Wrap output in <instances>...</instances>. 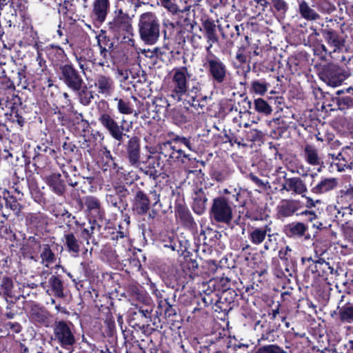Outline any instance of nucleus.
Returning a JSON list of instances; mask_svg holds the SVG:
<instances>
[{"instance_id":"1","label":"nucleus","mask_w":353,"mask_h":353,"mask_svg":"<svg viewBox=\"0 0 353 353\" xmlns=\"http://www.w3.org/2000/svg\"><path fill=\"white\" fill-rule=\"evenodd\" d=\"M191 77L188 68L185 66L174 68L172 70V88L170 90V97L177 102L183 99V97L188 95L190 92L192 95L190 99L188 101V103L196 108L200 106L199 100H196L197 94L201 90L202 85L200 82L194 83L190 89H189L188 79Z\"/></svg>"},{"instance_id":"2","label":"nucleus","mask_w":353,"mask_h":353,"mask_svg":"<svg viewBox=\"0 0 353 353\" xmlns=\"http://www.w3.org/2000/svg\"><path fill=\"white\" fill-rule=\"evenodd\" d=\"M139 34L141 40L146 45H154L160 38V21L152 12H146L139 16Z\"/></svg>"},{"instance_id":"3","label":"nucleus","mask_w":353,"mask_h":353,"mask_svg":"<svg viewBox=\"0 0 353 353\" xmlns=\"http://www.w3.org/2000/svg\"><path fill=\"white\" fill-rule=\"evenodd\" d=\"M73 325L64 321H56L53 327L52 339L58 343L63 350L59 353H72L77 342Z\"/></svg>"},{"instance_id":"4","label":"nucleus","mask_w":353,"mask_h":353,"mask_svg":"<svg viewBox=\"0 0 353 353\" xmlns=\"http://www.w3.org/2000/svg\"><path fill=\"white\" fill-rule=\"evenodd\" d=\"M203 67L207 70L208 77L214 85H221L228 81L230 73L226 65L213 53L206 54Z\"/></svg>"},{"instance_id":"5","label":"nucleus","mask_w":353,"mask_h":353,"mask_svg":"<svg viewBox=\"0 0 353 353\" xmlns=\"http://www.w3.org/2000/svg\"><path fill=\"white\" fill-rule=\"evenodd\" d=\"M322 36L327 44V47L325 44L321 43L319 46L325 55L332 56L333 53L340 52L345 46V40L336 30L332 29L322 30Z\"/></svg>"},{"instance_id":"6","label":"nucleus","mask_w":353,"mask_h":353,"mask_svg":"<svg viewBox=\"0 0 353 353\" xmlns=\"http://www.w3.org/2000/svg\"><path fill=\"white\" fill-rule=\"evenodd\" d=\"M210 216L216 222L229 223L232 219V208L228 200L223 196L214 198L210 210Z\"/></svg>"},{"instance_id":"7","label":"nucleus","mask_w":353,"mask_h":353,"mask_svg":"<svg viewBox=\"0 0 353 353\" xmlns=\"http://www.w3.org/2000/svg\"><path fill=\"white\" fill-rule=\"evenodd\" d=\"M58 76L72 90L79 92L81 90L83 80L72 64L61 65L58 69Z\"/></svg>"},{"instance_id":"8","label":"nucleus","mask_w":353,"mask_h":353,"mask_svg":"<svg viewBox=\"0 0 353 353\" xmlns=\"http://www.w3.org/2000/svg\"><path fill=\"white\" fill-rule=\"evenodd\" d=\"M98 120L113 139L120 142L123 141V136L125 135L123 133L124 128L123 125H119L114 120L110 111H100Z\"/></svg>"},{"instance_id":"9","label":"nucleus","mask_w":353,"mask_h":353,"mask_svg":"<svg viewBox=\"0 0 353 353\" xmlns=\"http://www.w3.org/2000/svg\"><path fill=\"white\" fill-rule=\"evenodd\" d=\"M108 27L115 35H123L124 37L132 32L131 19L121 10H119L114 19L109 22Z\"/></svg>"},{"instance_id":"10","label":"nucleus","mask_w":353,"mask_h":353,"mask_svg":"<svg viewBox=\"0 0 353 353\" xmlns=\"http://www.w3.org/2000/svg\"><path fill=\"white\" fill-rule=\"evenodd\" d=\"M321 79L328 85L337 87L346 79V75L341 68L334 64H329L323 68Z\"/></svg>"},{"instance_id":"11","label":"nucleus","mask_w":353,"mask_h":353,"mask_svg":"<svg viewBox=\"0 0 353 353\" xmlns=\"http://www.w3.org/2000/svg\"><path fill=\"white\" fill-rule=\"evenodd\" d=\"M284 183L282 184V189L292 195H300L305 197L308 192L305 181L299 176L287 177L285 173L283 176Z\"/></svg>"},{"instance_id":"12","label":"nucleus","mask_w":353,"mask_h":353,"mask_svg":"<svg viewBox=\"0 0 353 353\" xmlns=\"http://www.w3.org/2000/svg\"><path fill=\"white\" fill-rule=\"evenodd\" d=\"M110 10V0H94L92 5L90 17L95 23H103Z\"/></svg>"},{"instance_id":"13","label":"nucleus","mask_w":353,"mask_h":353,"mask_svg":"<svg viewBox=\"0 0 353 353\" xmlns=\"http://www.w3.org/2000/svg\"><path fill=\"white\" fill-rule=\"evenodd\" d=\"M203 37L206 39L207 46L205 50L207 54L213 53L212 48L213 45L219 41V37L216 32V26L211 21L206 20L203 24Z\"/></svg>"},{"instance_id":"14","label":"nucleus","mask_w":353,"mask_h":353,"mask_svg":"<svg viewBox=\"0 0 353 353\" xmlns=\"http://www.w3.org/2000/svg\"><path fill=\"white\" fill-rule=\"evenodd\" d=\"M140 143L137 137L130 138L126 145L127 157L131 165L137 167L140 162Z\"/></svg>"},{"instance_id":"15","label":"nucleus","mask_w":353,"mask_h":353,"mask_svg":"<svg viewBox=\"0 0 353 353\" xmlns=\"http://www.w3.org/2000/svg\"><path fill=\"white\" fill-rule=\"evenodd\" d=\"M94 86L98 93L105 97L110 96L114 90V83L113 79L104 74H99L94 80Z\"/></svg>"},{"instance_id":"16","label":"nucleus","mask_w":353,"mask_h":353,"mask_svg":"<svg viewBox=\"0 0 353 353\" xmlns=\"http://www.w3.org/2000/svg\"><path fill=\"white\" fill-rule=\"evenodd\" d=\"M302 155L305 162L312 166H319L323 163L318 149L313 145L306 144Z\"/></svg>"},{"instance_id":"17","label":"nucleus","mask_w":353,"mask_h":353,"mask_svg":"<svg viewBox=\"0 0 353 353\" xmlns=\"http://www.w3.org/2000/svg\"><path fill=\"white\" fill-rule=\"evenodd\" d=\"M337 185V179L323 178L316 185L311 188V192L315 194H321L335 189Z\"/></svg>"},{"instance_id":"18","label":"nucleus","mask_w":353,"mask_h":353,"mask_svg":"<svg viewBox=\"0 0 353 353\" xmlns=\"http://www.w3.org/2000/svg\"><path fill=\"white\" fill-rule=\"evenodd\" d=\"M150 207V200L143 191L139 190L137 192L134 197V210L139 215H143L148 211Z\"/></svg>"},{"instance_id":"19","label":"nucleus","mask_w":353,"mask_h":353,"mask_svg":"<svg viewBox=\"0 0 353 353\" xmlns=\"http://www.w3.org/2000/svg\"><path fill=\"white\" fill-rule=\"evenodd\" d=\"M30 318L35 323L48 327L49 325V319L48 313L43 309L34 305H32L30 312Z\"/></svg>"},{"instance_id":"20","label":"nucleus","mask_w":353,"mask_h":353,"mask_svg":"<svg viewBox=\"0 0 353 353\" xmlns=\"http://www.w3.org/2000/svg\"><path fill=\"white\" fill-rule=\"evenodd\" d=\"M74 55L79 68L85 73L88 69V62L93 61V51L90 48H84Z\"/></svg>"},{"instance_id":"21","label":"nucleus","mask_w":353,"mask_h":353,"mask_svg":"<svg viewBox=\"0 0 353 353\" xmlns=\"http://www.w3.org/2000/svg\"><path fill=\"white\" fill-rule=\"evenodd\" d=\"M272 228L268 225H265L263 228H254L249 234V238L251 242L254 245H260L262 243L266 236L271 237L270 232Z\"/></svg>"},{"instance_id":"22","label":"nucleus","mask_w":353,"mask_h":353,"mask_svg":"<svg viewBox=\"0 0 353 353\" xmlns=\"http://www.w3.org/2000/svg\"><path fill=\"white\" fill-rule=\"evenodd\" d=\"M193 199V210L198 214H203L206 208V203L208 201V198L204 191L202 189H199L194 192Z\"/></svg>"},{"instance_id":"23","label":"nucleus","mask_w":353,"mask_h":353,"mask_svg":"<svg viewBox=\"0 0 353 353\" xmlns=\"http://www.w3.org/2000/svg\"><path fill=\"white\" fill-rule=\"evenodd\" d=\"M285 230L288 236L301 238L305 235L308 226L302 222H292L286 226Z\"/></svg>"},{"instance_id":"24","label":"nucleus","mask_w":353,"mask_h":353,"mask_svg":"<svg viewBox=\"0 0 353 353\" xmlns=\"http://www.w3.org/2000/svg\"><path fill=\"white\" fill-rule=\"evenodd\" d=\"M299 210V203L295 200H286L278 206V213L281 216L289 217Z\"/></svg>"},{"instance_id":"25","label":"nucleus","mask_w":353,"mask_h":353,"mask_svg":"<svg viewBox=\"0 0 353 353\" xmlns=\"http://www.w3.org/2000/svg\"><path fill=\"white\" fill-rule=\"evenodd\" d=\"M39 256L41 259V263L46 267H49L50 264L56 261L55 254L48 244H41L39 245Z\"/></svg>"},{"instance_id":"26","label":"nucleus","mask_w":353,"mask_h":353,"mask_svg":"<svg viewBox=\"0 0 353 353\" xmlns=\"http://www.w3.org/2000/svg\"><path fill=\"white\" fill-rule=\"evenodd\" d=\"M312 272L318 273L319 275L334 274L337 272L330 264L323 259H319L314 262V265L311 268Z\"/></svg>"},{"instance_id":"27","label":"nucleus","mask_w":353,"mask_h":353,"mask_svg":"<svg viewBox=\"0 0 353 353\" xmlns=\"http://www.w3.org/2000/svg\"><path fill=\"white\" fill-rule=\"evenodd\" d=\"M299 11L301 17L307 21H315L320 18V15L303 0L299 1Z\"/></svg>"},{"instance_id":"28","label":"nucleus","mask_w":353,"mask_h":353,"mask_svg":"<svg viewBox=\"0 0 353 353\" xmlns=\"http://www.w3.org/2000/svg\"><path fill=\"white\" fill-rule=\"evenodd\" d=\"M65 245L68 251L73 256H77L80 251V243L73 233H67L64 234Z\"/></svg>"},{"instance_id":"29","label":"nucleus","mask_w":353,"mask_h":353,"mask_svg":"<svg viewBox=\"0 0 353 353\" xmlns=\"http://www.w3.org/2000/svg\"><path fill=\"white\" fill-rule=\"evenodd\" d=\"M48 185L52 191L58 195H61L65 190L64 182L61 179L60 174H53L48 179Z\"/></svg>"},{"instance_id":"30","label":"nucleus","mask_w":353,"mask_h":353,"mask_svg":"<svg viewBox=\"0 0 353 353\" xmlns=\"http://www.w3.org/2000/svg\"><path fill=\"white\" fill-rule=\"evenodd\" d=\"M84 205L87 210L92 214L99 215L101 210V202L99 199L93 196H87L84 198Z\"/></svg>"},{"instance_id":"31","label":"nucleus","mask_w":353,"mask_h":353,"mask_svg":"<svg viewBox=\"0 0 353 353\" xmlns=\"http://www.w3.org/2000/svg\"><path fill=\"white\" fill-rule=\"evenodd\" d=\"M185 159H190V155L185 154L182 150L174 149L170 159H167V161L170 165L174 163H184Z\"/></svg>"},{"instance_id":"32","label":"nucleus","mask_w":353,"mask_h":353,"mask_svg":"<svg viewBox=\"0 0 353 353\" xmlns=\"http://www.w3.org/2000/svg\"><path fill=\"white\" fill-rule=\"evenodd\" d=\"M48 283L55 296L58 297L63 296V283L59 278L53 275L49 279Z\"/></svg>"},{"instance_id":"33","label":"nucleus","mask_w":353,"mask_h":353,"mask_svg":"<svg viewBox=\"0 0 353 353\" xmlns=\"http://www.w3.org/2000/svg\"><path fill=\"white\" fill-rule=\"evenodd\" d=\"M269 83L265 80H256L251 83V90L259 95H264L268 89Z\"/></svg>"},{"instance_id":"34","label":"nucleus","mask_w":353,"mask_h":353,"mask_svg":"<svg viewBox=\"0 0 353 353\" xmlns=\"http://www.w3.org/2000/svg\"><path fill=\"white\" fill-rule=\"evenodd\" d=\"M340 320L342 322L351 323L353 322V306L346 305L343 306L339 312Z\"/></svg>"},{"instance_id":"35","label":"nucleus","mask_w":353,"mask_h":353,"mask_svg":"<svg viewBox=\"0 0 353 353\" xmlns=\"http://www.w3.org/2000/svg\"><path fill=\"white\" fill-rule=\"evenodd\" d=\"M254 104L256 111L265 115L270 114L272 111L271 106L261 98L255 99Z\"/></svg>"},{"instance_id":"36","label":"nucleus","mask_w":353,"mask_h":353,"mask_svg":"<svg viewBox=\"0 0 353 353\" xmlns=\"http://www.w3.org/2000/svg\"><path fill=\"white\" fill-rule=\"evenodd\" d=\"M117 101V109L119 112L124 114H130L133 112V107L130 101H126L121 99L116 98Z\"/></svg>"},{"instance_id":"37","label":"nucleus","mask_w":353,"mask_h":353,"mask_svg":"<svg viewBox=\"0 0 353 353\" xmlns=\"http://www.w3.org/2000/svg\"><path fill=\"white\" fill-rule=\"evenodd\" d=\"M157 3L172 14L181 11L176 3V0H157Z\"/></svg>"},{"instance_id":"38","label":"nucleus","mask_w":353,"mask_h":353,"mask_svg":"<svg viewBox=\"0 0 353 353\" xmlns=\"http://www.w3.org/2000/svg\"><path fill=\"white\" fill-rule=\"evenodd\" d=\"M256 353H286L281 347L272 344L260 347Z\"/></svg>"},{"instance_id":"39","label":"nucleus","mask_w":353,"mask_h":353,"mask_svg":"<svg viewBox=\"0 0 353 353\" xmlns=\"http://www.w3.org/2000/svg\"><path fill=\"white\" fill-rule=\"evenodd\" d=\"M1 288L3 289V294L7 296H11L12 290L13 288V282L8 277H3L1 281Z\"/></svg>"},{"instance_id":"40","label":"nucleus","mask_w":353,"mask_h":353,"mask_svg":"<svg viewBox=\"0 0 353 353\" xmlns=\"http://www.w3.org/2000/svg\"><path fill=\"white\" fill-rule=\"evenodd\" d=\"M6 205L12 210L17 216H19L21 211V205L13 197L6 200Z\"/></svg>"},{"instance_id":"41","label":"nucleus","mask_w":353,"mask_h":353,"mask_svg":"<svg viewBox=\"0 0 353 353\" xmlns=\"http://www.w3.org/2000/svg\"><path fill=\"white\" fill-rule=\"evenodd\" d=\"M343 154H345L343 161L352 163L353 161V143H350L349 145L343 148Z\"/></svg>"},{"instance_id":"42","label":"nucleus","mask_w":353,"mask_h":353,"mask_svg":"<svg viewBox=\"0 0 353 353\" xmlns=\"http://www.w3.org/2000/svg\"><path fill=\"white\" fill-rule=\"evenodd\" d=\"M174 148L172 145V143L170 142L163 143L160 146V154L163 156L165 158L170 159L172 151Z\"/></svg>"},{"instance_id":"43","label":"nucleus","mask_w":353,"mask_h":353,"mask_svg":"<svg viewBox=\"0 0 353 353\" xmlns=\"http://www.w3.org/2000/svg\"><path fill=\"white\" fill-rule=\"evenodd\" d=\"M273 7L281 14H284L288 9V3L284 0H272Z\"/></svg>"},{"instance_id":"44","label":"nucleus","mask_w":353,"mask_h":353,"mask_svg":"<svg viewBox=\"0 0 353 353\" xmlns=\"http://www.w3.org/2000/svg\"><path fill=\"white\" fill-rule=\"evenodd\" d=\"M92 99H94V94L92 91L83 90L80 93V100L83 105H89Z\"/></svg>"},{"instance_id":"45","label":"nucleus","mask_w":353,"mask_h":353,"mask_svg":"<svg viewBox=\"0 0 353 353\" xmlns=\"http://www.w3.org/2000/svg\"><path fill=\"white\" fill-rule=\"evenodd\" d=\"M219 29L221 32V35L224 39L229 37L234 38L235 35H236L235 31L231 28L230 24H227L225 28L219 26Z\"/></svg>"},{"instance_id":"46","label":"nucleus","mask_w":353,"mask_h":353,"mask_svg":"<svg viewBox=\"0 0 353 353\" xmlns=\"http://www.w3.org/2000/svg\"><path fill=\"white\" fill-rule=\"evenodd\" d=\"M248 178L250 179L252 182H254L259 188L265 189L267 185L269 184L268 181H263L260 179L258 176L254 175L253 173H250L248 175Z\"/></svg>"},{"instance_id":"47","label":"nucleus","mask_w":353,"mask_h":353,"mask_svg":"<svg viewBox=\"0 0 353 353\" xmlns=\"http://www.w3.org/2000/svg\"><path fill=\"white\" fill-rule=\"evenodd\" d=\"M115 76L121 83H125L129 78V71L125 69L117 68Z\"/></svg>"},{"instance_id":"48","label":"nucleus","mask_w":353,"mask_h":353,"mask_svg":"<svg viewBox=\"0 0 353 353\" xmlns=\"http://www.w3.org/2000/svg\"><path fill=\"white\" fill-rule=\"evenodd\" d=\"M230 176V172L227 170L215 171L213 174V178L219 182H222L228 179Z\"/></svg>"},{"instance_id":"49","label":"nucleus","mask_w":353,"mask_h":353,"mask_svg":"<svg viewBox=\"0 0 353 353\" xmlns=\"http://www.w3.org/2000/svg\"><path fill=\"white\" fill-rule=\"evenodd\" d=\"M6 329L11 330L13 332L17 334L21 331V326L19 323L8 322L5 324Z\"/></svg>"},{"instance_id":"50","label":"nucleus","mask_w":353,"mask_h":353,"mask_svg":"<svg viewBox=\"0 0 353 353\" xmlns=\"http://www.w3.org/2000/svg\"><path fill=\"white\" fill-rule=\"evenodd\" d=\"M159 188H155L150 190V194L152 196V199L154 201V205H157L160 201V193Z\"/></svg>"},{"instance_id":"51","label":"nucleus","mask_w":353,"mask_h":353,"mask_svg":"<svg viewBox=\"0 0 353 353\" xmlns=\"http://www.w3.org/2000/svg\"><path fill=\"white\" fill-rule=\"evenodd\" d=\"M173 119L179 123H185L186 121V117L179 112L174 111L173 112Z\"/></svg>"},{"instance_id":"52","label":"nucleus","mask_w":353,"mask_h":353,"mask_svg":"<svg viewBox=\"0 0 353 353\" xmlns=\"http://www.w3.org/2000/svg\"><path fill=\"white\" fill-rule=\"evenodd\" d=\"M17 78L19 81V83L21 84L23 87H25L26 83L25 72L23 70L18 72Z\"/></svg>"},{"instance_id":"53","label":"nucleus","mask_w":353,"mask_h":353,"mask_svg":"<svg viewBox=\"0 0 353 353\" xmlns=\"http://www.w3.org/2000/svg\"><path fill=\"white\" fill-rule=\"evenodd\" d=\"M339 103L341 105L350 106L353 105V100L350 97H345L341 98L339 100Z\"/></svg>"},{"instance_id":"54","label":"nucleus","mask_w":353,"mask_h":353,"mask_svg":"<svg viewBox=\"0 0 353 353\" xmlns=\"http://www.w3.org/2000/svg\"><path fill=\"white\" fill-rule=\"evenodd\" d=\"M165 304L167 305V307L165 310V314H168L169 316L175 315L176 312L174 311L172 306L168 303V301H165Z\"/></svg>"},{"instance_id":"55","label":"nucleus","mask_w":353,"mask_h":353,"mask_svg":"<svg viewBox=\"0 0 353 353\" xmlns=\"http://www.w3.org/2000/svg\"><path fill=\"white\" fill-rule=\"evenodd\" d=\"M7 132H8V128L6 125L0 121V139L3 138Z\"/></svg>"},{"instance_id":"56","label":"nucleus","mask_w":353,"mask_h":353,"mask_svg":"<svg viewBox=\"0 0 353 353\" xmlns=\"http://www.w3.org/2000/svg\"><path fill=\"white\" fill-rule=\"evenodd\" d=\"M236 59L240 63H244L246 62V57L243 55L240 50L237 52Z\"/></svg>"},{"instance_id":"57","label":"nucleus","mask_w":353,"mask_h":353,"mask_svg":"<svg viewBox=\"0 0 353 353\" xmlns=\"http://www.w3.org/2000/svg\"><path fill=\"white\" fill-rule=\"evenodd\" d=\"M301 214L308 215V220L310 221H312L316 218V215L315 214L314 212L308 210L303 212Z\"/></svg>"},{"instance_id":"58","label":"nucleus","mask_w":353,"mask_h":353,"mask_svg":"<svg viewBox=\"0 0 353 353\" xmlns=\"http://www.w3.org/2000/svg\"><path fill=\"white\" fill-rule=\"evenodd\" d=\"M306 199H307L306 206L307 208L315 207L316 203H320L319 200H316V201H314L312 199H311L310 197H306Z\"/></svg>"},{"instance_id":"59","label":"nucleus","mask_w":353,"mask_h":353,"mask_svg":"<svg viewBox=\"0 0 353 353\" xmlns=\"http://www.w3.org/2000/svg\"><path fill=\"white\" fill-rule=\"evenodd\" d=\"M48 150V147L45 145L44 144H42L41 145H37L35 148V152L38 153V154H40L41 152H46Z\"/></svg>"},{"instance_id":"60","label":"nucleus","mask_w":353,"mask_h":353,"mask_svg":"<svg viewBox=\"0 0 353 353\" xmlns=\"http://www.w3.org/2000/svg\"><path fill=\"white\" fill-rule=\"evenodd\" d=\"M126 237V234L124 232L119 231L112 237L113 239L118 241L119 239H124Z\"/></svg>"},{"instance_id":"61","label":"nucleus","mask_w":353,"mask_h":353,"mask_svg":"<svg viewBox=\"0 0 353 353\" xmlns=\"http://www.w3.org/2000/svg\"><path fill=\"white\" fill-rule=\"evenodd\" d=\"M180 141L181 143L185 145L189 150H193L192 148V144L190 143V140H188V139L183 137Z\"/></svg>"},{"instance_id":"62","label":"nucleus","mask_w":353,"mask_h":353,"mask_svg":"<svg viewBox=\"0 0 353 353\" xmlns=\"http://www.w3.org/2000/svg\"><path fill=\"white\" fill-rule=\"evenodd\" d=\"M202 0H185V3L188 4L187 8H190L192 6H196L201 2Z\"/></svg>"},{"instance_id":"63","label":"nucleus","mask_w":353,"mask_h":353,"mask_svg":"<svg viewBox=\"0 0 353 353\" xmlns=\"http://www.w3.org/2000/svg\"><path fill=\"white\" fill-rule=\"evenodd\" d=\"M231 28L235 31V33L237 36H239L241 34V32H240V28H241V29L243 30V28L238 25H236V26H231Z\"/></svg>"},{"instance_id":"64","label":"nucleus","mask_w":353,"mask_h":353,"mask_svg":"<svg viewBox=\"0 0 353 353\" xmlns=\"http://www.w3.org/2000/svg\"><path fill=\"white\" fill-rule=\"evenodd\" d=\"M287 255L286 251L281 250L279 252V256L281 260H287L285 256Z\"/></svg>"}]
</instances>
